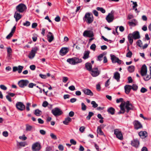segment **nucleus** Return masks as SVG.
Returning a JSON list of instances; mask_svg holds the SVG:
<instances>
[{"label":"nucleus","instance_id":"nucleus-44","mask_svg":"<svg viewBox=\"0 0 151 151\" xmlns=\"http://www.w3.org/2000/svg\"><path fill=\"white\" fill-rule=\"evenodd\" d=\"M19 138L22 140L24 141L26 140L27 138L25 136L24 134H23L22 136H19Z\"/></svg>","mask_w":151,"mask_h":151},{"label":"nucleus","instance_id":"nucleus-4","mask_svg":"<svg viewBox=\"0 0 151 151\" xmlns=\"http://www.w3.org/2000/svg\"><path fill=\"white\" fill-rule=\"evenodd\" d=\"M39 50L38 48L37 47H35L32 48L31 50L29 55H28V57L30 59H33L35 56V54L37 51Z\"/></svg>","mask_w":151,"mask_h":151},{"label":"nucleus","instance_id":"nucleus-10","mask_svg":"<svg viewBox=\"0 0 151 151\" xmlns=\"http://www.w3.org/2000/svg\"><path fill=\"white\" fill-rule=\"evenodd\" d=\"M112 11H111L110 13H109L106 17V19L107 22L109 23L112 22L114 19V15Z\"/></svg>","mask_w":151,"mask_h":151},{"label":"nucleus","instance_id":"nucleus-2","mask_svg":"<svg viewBox=\"0 0 151 151\" xmlns=\"http://www.w3.org/2000/svg\"><path fill=\"white\" fill-rule=\"evenodd\" d=\"M26 6L24 4L21 3L19 4L16 7V9L17 12L22 13L26 10Z\"/></svg>","mask_w":151,"mask_h":151},{"label":"nucleus","instance_id":"nucleus-42","mask_svg":"<svg viewBox=\"0 0 151 151\" xmlns=\"http://www.w3.org/2000/svg\"><path fill=\"white\" fill-rule=\"evenodd\" d=\"M7 52L8 55L9 56H10L12 55V49L10 47H8L7 48Z\"/></svg>","mask_w":151,"mask_h":151},{"label":"nucleus","instance_id":"nucleus-29","mask_svg":"<svg viewBox=\"0 0 151 151\" xmlns=\"http://www.w3.org/2000/svg\"><path fill=\"white\" fill-rule=\"evenodd\" d=\"M67 62L71 65H75L73 57L68 59L67 60Z\"/></svg>","mask_w":151,"mask_h":151},{"label":"nucleus","instance_id":"nucleus-54","mask_svg":"<svg viewBox=\"0 0 151 151\" xmlns=\"http://www.w3.org/2000/svg\"><path fill=\"white\" fill-rule=\"evenodd\" d=\"M131 2L133 3L134 5L133 6L132 8L133 9H134L137 6V4L136 2H134L132 1H131Z\"/></svg>","mask_w":151,"mask_h":151},{"label":"nucleus","instance_id":"nucleus-22","mask_svg":"<svg viewBox=\"0 0 151 151\" xmlns=\"http://www.w3.org/2000/svg\"><path fill=\"white\" fill-rule=\"evenodd\" d=\"M68 52L67 48L66 47L62 48L60 50V53L61 55H65Z\"/></svg>","mask_w":151,"mask_h":151},{"label":"nucleus","instance_id":"nucleus-45","mask_svg":"<svg viewBox=\"0 0 151 151\" xmlns=\"http://www.w3.org/2000/svg\"><path fill=\"white\" fill-rule=\"evenodd\" d=\"M23 67L21 65H19L18 67V71L19 73H20L22 72Z\"/></svg>","mask_w":151,"mask_h":151},{"label":"nucleus","instance_id":"nucleus-56","mask_svg":"<svg viewBox=\"0 0 151 151\" xmlns=\"http://www.w3.org/2000/svg\"><path fill=\"white\" fill-rule=\"evenodd\" d=\"M0 88L4 90H6L7 89V88L3 85H0Z\"/></svg>","mask_w":151,"mask_h":151},{"label":"nucleus","instance_id":"nucleus-31","mask_svg":"<svg viewBox=\"0 0 151 151\" xmlns=\"http://www.w3.org/2000/svg\"><path fill=\"white\" fill-rule=\"evenodd\" d=\"M85 67L89 71L91 70L92 66L90 63H86L85 64Z\"/></svg>","mask_w":151,"mask_h":151},{"label":"nucleus","instance_id":"nucleus-63","mask_svg":"<svg viewBox=\"0 0 151 151\" xmlns=\"http://www.w3.org/2000/svg\"><path fill=\"white\" fill-rule=\"evenodd\" d=\"M12 33L10 32V33L6 37V38L7 39H10V38L13 36Z\"/></svg>","mask_w":151,"mask_h":151},{"label":"nucleus","instance_id":"nucleus-58","mask_svg":"<svg viewBox=\"0 0 151 151\" xmlns=\"http://www.w3.org/2000/svg\"><path fill=\"white\" fill-rule=\"evenodd\" d=\"M85 128V127L82 126L80 128L79 131L83 133L84 131Z\"/></svg>","mask_w":151,"mask_h":151},{"label":"nucleus","instance_id":"nucleus-57","mask_svg":"<svg viewBox=\"0 0 151 151\" xmlns=\"http://www.w3.org/2000/svg\"><path fill=\"white\" fill-rule=\"evenodd\" d=\"M30 24V23L29 22L26 21L25 22L23 23V25L26 26H29Z\"/></svg>","mask_w":151,"mask_h":151},{"label":"nucleus","instance_id":"nucleus-1","mask_svg":"<svg viewBox=\"0 0 151 151\" xmlns=\"http://www.w3.org/2000/svg\"><path fill=\"white\" fill-rule=\"evenodd\" d=\"M83 20L88 24L91 23L93 20V14L89 12L86 13L83 18Z\"/></svg>","mask_w":151,"mask_h":151},{"label":"nucleus","instance_id":"nucleus-24","mask_svg":"<svg viewBox=\"0 0 151 151\" xmlns=\"http://www.w3.org/2000/svg\"><path fill=\"white\" fill-rule=\"evenodd\" d=\"M129 26H135L137 24V21L135 19L131 20V22H128Z\"/></svg>","mask_w":151,"mask_h":151},{"label":"nucleus","instance_id":"nucleus-43","mask_svg":"<svg viewBox=\"0 0 151 151\" xmlns=\"http://www.w3.org/2000/svg\"><path fill=\"white\" fill-rule=\"evenodd\" d=\"M32 128V126L28 124L26 125V130L27 131H30Z\"/></svg>","mask_w":151,"mask_h":151},{"label":"nucleus","instance_id":"nucleus-18","mask_svg":"<svg viewBox=\"0 0 151 151\" xmlns=\"http://www.w3.org/2000/svg\"><path fill=\"white\" fill-rule=\"evenodd\" d=\"M132 34V35L133 38L134 40L139 39L140 37L139 32L138 31L134 32Z\"/></svg>","mask_w":151,"mask_h":151},{"label":"nucleus","instance_id":"nucleus-28","mask_svg":"<svg viewBox=\"0 0 151 151\" xmlns=\"http://www.w3.org/2000/svg\"><path fill=\"white\" fill-rule=\"evenodd\" d=\"M90 52V51H85L84 53V55L83 57V58L84 60H86L89 57Z\"/></svg>","mask_w":151,"mask_h":151},{"label":"nucleus","instance_id":"nucleus-52","mask_svg":"<svg viewBox=\"0 0 151 151\" xmlns=\"http://www.w3.org/2000/svg\"><path fill=\"white\" fill-rule=\"evenodd\" d=\"M132 52L130 51H129L127 53L126 56L127 57L131 58L132 56Z\"/></svg>","mask_w":151,"mask_h":151},{"label":"nucleus","instance_id":"nucleus-39","mask_svg":"<svg viewBox=\"0 0 151 151\" xmlns=\"http://www.w3.org/2000/svg\"><path fill=\"white\" fill-rule=\"evenodd\" d=\"M131 88L133 91H136L138 89V86L136 84H133L131 86Z\"/></svg>","mask_w":151,"mask_h":151},{"label":"nucleus","instance_id":"nucleus-48","mask_svg":"<svg viewBox=\"0 0 151 151\" xmlns=\"http://www.w3.org/2000/svg\"><path fill=\"white\" fill-rule=\"evenodd\" d=\"M137 44L139 47H141L142 46V42L140 40H139L137 42Z\"/></svg>","mask_w":151,"mask_h":151},{"label":"nucleus","instance_id":"nucleus-33","mask_svg":"<svg viewBox=\"0 0 151 151\" xmlns=\"http://www.w3.org/2000/svg\"><path fill=\"white\" fill-rule=\"evenodd\" d=\"M42 113V111L38 109L35 110L34 112V114L37 116H40L41 115Z\"/></svg>","mask_w":151,"mask_h":151},{"label":"nucleus","instance_id":"nucleus-47","mask_svg":"<svg viewBox=\"0 0 151 151\" xmlns=\"http://www.w3.org/2000/svg\"><path fill=\"white\" fill-rule=\"evenodd\" d=\"M91 104L92 105V107L94 108L97 107L98 106V104L96 103L95 101H92Z\"/></svg>","mask_w":151,"mask_h":151},{"label":"nucleus","instance_id":"nucleus-40","mask_svg":"<svg viewBox=\"0 0 151 151\" xmlns=\"http://www.w3.org/2000/svg\"><path fill=\"white\" fill-rule=\"evenodd\" d=\"M96 9L101 11L103 13H104L106 12L105 10L102 7H97Z\"/></svg>","mask_w":151,"mask_h":151},{"label":"nucleus","instance_id":"nucleus-34","mask_svg":"<svg viewBox=\"0 0 151 151\" xmlns=\"http://www.w3.org/2000/svg\"><path fill=\"white\" fill-rule=\"evenodd\" d=\"M97 133L99 135H104V136H105L104 132L101 130V127H98L97 128Z\"/></svg>","mask_w":151,"mask_h":151},{"label":"nucleus","instance_id":"nucleus-16","mask_svg":"<svg viewBox=\"0 0 151 151\" xmlns=\"http://www.w3.org/2000/svg\"><path fill=\"white\" fill-rule=\"evenodd\" d=\"M125 105V102L124 103L122 102L120 105V110L118 113V114H124L125 111V110L124 108V106Z\"/></svg>","mask_w":151,"mask_h":151},{"label":"nucleus","instance_id":"nucleus-53","mask_svg":"<svg viewBox=\"0 0 151 151\" xmlns=\"http://www.w3.org/2000/svg\"><path fill=\"white\" fill-rule=\"evenodd\" d=\"M147 89L144 87H142L140 90V92L142 93H145L147 91Z\"/></svg>","mask_w":151,"mask_h":151},{"label":"nucleus","instance_id":"nucleus-20","mask_svg":"<svg viewBox=\"0 0 151 151\" xmlns=\"http://www.w3.org/2000/svg\"><path fill=\"white\" fill-rule=\"evenodd\" d=\"M14 17L16 21L17 22L22 18V16L18 12L16 11L14 13Z\"/></svg>","mask_w":151,"mask_h":151},{"label":"nucleus","instance_id":"nucleus-9","mask_svg":"<svg viewBox=\"0 0 151 151\" xmlns=\"http://www.w3.org/2000/svg\"><path fill=\"white\" fill-rule=\"evenodd\" d=\"M83 35L84 37H92L93 36V32L90 30H85L83 33Z\"/></svg>","mask_w":151,"mask_h":151},{"label":"nucleus","instance_id":"nucleus-26","mask_svg":"<svg viewBox=\"0 0 151 151\" xmlns=\"http://www.w3.org/2000/svg\"><path fill=\"white\" fill-rule=\"evenodd\" d=\"M71 121L72 119L69 117H68L65 119V120L63 121V123L65 125H68V124Z\"/></svg>","mask_w":151,"mask_h":151},{"label":"nucleus","instance_id":"nucleus-13","mask_svg":"<svg viewBox=\"0 0 151 151\" xmlns=\"http://www.w3.org/2000/svg\"><path fill=\"white\" fill-rule=\"evenodd\" d=\"M131 144L133 146L137 148L138 147L139 144V142L137 138L134 139L131 141Z\"/></svg>","mask_w":151,"mask_h":151},{"label":"nucleus","instance_id":"nucleus-64","mask_svg":"<svg viewBox=\"0 0 151 151\" xmlns=\"http://www.w3.org/2000/svg\"><path fill=\"white\" fill-rule=\"evenodd\" d=\"M48 104V103L47 101H44L43 102L42 106L43 107H45L47 106Z\"/></svg>","mask_w":151,"mask_h":151},{"label":"nucleus","instance_id":"nucleus-11","mask_svg":"<svg viewBox=\"0 0 151 151\" xmlns=\"http://www.w3.org/2000/svg\"><path fill=\"white\" fill-rule=\"evenodd\" d=\"M125 108L126 109L127 113H128L130 110L133 109V106L132 104L130 103L129 101H127L125 102Z\"/></svg>","mask_w":151,"mask_h":151},{"label":"nucleus","instance_id":"nucleus-38","mask_svg":"<svg viewBox=\"0 0 151 151\" xmlns=\"http://www.w3.org/2000/svg\"><path fill=\"white\" fill-rule=\"evenodd\" d=\"M105 54L104 53H101L97 57V60L100 61L102 60L103 57Z\"/></svg>","mask_w":151,"mask_h":151},{"label":"nucleus","instance_id":"nucleus-17","mask_svg":"<svg viewBox=\"0 0 151 151\" xmlns=\"http://www.w3.org/2000/svg\"><path fill=\"white\" fill-rule=\"evenodd\" d=\"M82 91L85 94L91 96L93 95V93L89 89L84 88L83 89Z\"/></svg>","mask_w":151,"mask_h":151},{"label":"nucleus","instance_id":"nucleus-59","mask_svg":"<svg viewBox=\"0 0 151 151\" xmlns=\"http://www.w3.org/2000/svg\"><path fill=\"white\" fill-rule=\"evenodd\" d=\"M36 85V84H35L31 83L29 84L28 87L29 88H32L34 86H35Z\"/></svg>","mask_w":151,"mask_h":151},{"label":"nucleus","instance_id":"nucleus-14","mask_svg":"<svg viewBox=\"0 0 151 151\" xmlns=\"http://www.w3.org/2000/svg\"><path fill=\"white\" fill-rule=\"evenodd\" d=\"M147 72V67L145 64L143 65L142 68L140 71L142 76H144L146 75Z\"/></svg>","mask_w":151,"mask_h":151},{"label":"nucleus","instance_id":"nucleus-21","mask_svg":"<svg viewBox=\"0 0 151 151\" xmlns=\"http://www.w3.org/2000/svg\"><path fill=\"white\" fill-rule=\"evenodd\" d=\"M120 77V74L118 72L116 71L114 73L113 78L117 82L119 81Z\"/></svg>","mask_w":151,"mask_h":151},{"label":"nucleus","instance_id":"nucleus-61","mask_svg":"<svg viewBox=\"0 0 151 151\" xmlns=\"http://www.w3.org/2000/svg\"><path fill=\"white\" fill-rule=\"evenodd\" d=\"M19 145L20 146L24 147L26 145V143L25 142H19Z\"/></svg>","mask_w":151,"mask_h":151},{"label":"nucleus","instance_id":"nucleus-15","mask_svg":"<svg viewBox=\"0 0 151 151\" xmlns=\"http://www.w3.org/2000/svg\"><path fill=\"white\" fill-rule=\"evenodd\" d=\"M133 123L134 128L136 129H138L142 127V125L141 123L137 120L134 121Z\"/></svg>","mask_w":151,"mask_h":151},{"label":"nucleus","instance_id":"nucleus-60","mask_svg":"<svg viewBox=\"0 0 151 151\" xmlns=\"http://www.w3.org/2000/svg\"><path fill=\"white\" fill-rule=\"evenodd\" d=\"M2 134L4 136L6 137L8 135V133L7 131H5L3 132Z\"/></svg>","mask_w":151,"mask_h":151},{"label":"nucleus","instance_id":"nucleus-8","mask_svg":"<svg viewBox=\"0 0 151 151\" xmlns=\"http://www.w3.org/2000/svg\"><path fill=\"white\" fill-rule=\"evenodd\" d=\"M16 108L19 110L23 111L25 109V106L22 102H18L16 104Z\"/></svg>","mask_w":151,"mask_h":151},{"label":"nucleus","instance_id":"nucleus-62","mask_svg":"<svg viewBox=\"0 0 151 151\" xmlns=\"http://www.w3.org/2000/svg\"><path fill=\"white\" fill-rule=\"evenodd\" d=\"M68 88L69 90L72 91H73L75 90V87L73 85H72L70 86Z\"/></svg>","mask_w":151,"mask_h":151},{"label":"nucleus","instance_id":"nucleus-36","mask_svg":"<svg viewBox=\"0 0 151 151\" xmlns=\"http://www.w3.org/2000/svg\"><path fill=\"white\" fill-rule=\"evenodd\" d=\"M111 59L112 62L113 63H116V61L117 60V59L118 58L116 57L114 55H111Z\"/></svg>","mask_w":151,"mask_h":151},{"label":"nucleus","instance_id":"nucleus-27","mask_svg":"<svg viewBox=\"0 0 151 151\" xmlns=\"http://www.w3.org/2000/svg\"><path fill=\"white\" fill-rule=\"evenodd\" d=\"M139 135L140 137H145L147 136V133L145 131H141L139 133Z\"/></svg>","mask_w":151,"mask_h":151},{"label":"nucleus","instance_id":"nucleus-6","mask_svg":"<svg viewBox=\"0 0 151 151\" xmlns=\"http://www.w3.org/2000/svg\"><path fill=\"white\" fill-rule=\"evenodd\" d=\"M114 134L117 138L120 140L123 139V135L122 132L119 129H115L114 131Z\"/></svg>","mask_w":151,"mask_h":151},{"label":"nucleus","instance_id":"nucleus-55","mask_svg":"<svg viewBox=\"0 0 151 151\" xmlns=\"http://www.w3.org/2000/svg\"><path fill=\"white\" fill-rule=\"evenodd\" d=\"M70 142L72 145H75L76 144V142L73 139H71L70 140Z\"/></svg>","mask_w":151,"mask_h":151},{"label":"nucleus","instance_id":"nucleus-7","mask_svg":"<svg viewBox=\"0 0 151 151\" xmlns=\"http://www.w3.org/2000/svg\"><path fill=\"white\" fill-rule=\"evenodd\" d=\"M41 148V145L39 142H37L33 144L32 146V150L33 151H39Z\"/></svg>","mask_w":151,"mask_h":151},{"label":"nucleus","instance_id":"nucleus-37","mask_svg":"<svg viewBox=\"0 0 151 151\" xmlns=\"http://www.w3.org/2000/svg\"><path fill=\"white\" fill-rule=\"evenodd\" d=\"M94 113L92 112H88V115L86 117V119L87 120H89L91 117L94 115Z\"/></svg>","mask_w":151,"mask_h":151},{"label":"nucleus","instance_id":"nucleus-50","mask_svg":"<svg viewBox=\"0 0 151 151\" xmlns=\"http://www.w3.org/2000/svg\"><path fill=\"white\" fill-rule=\"evenodd\" d=\"M50 136L51 137V138L55 140L57 139L56 136L53 133H50Z\"/></svg>","mask_w":151,"mask_h":151},{"label":"nucleus","instance_id":"nucleus-23","mask_svg":"<svg viewBox=\"0 0 151 151\" xmlns=\"http://www.w3.org/2000/svg\"><path fill=\"white\" fill-rule=\"evenodd\" d=\"M125 92L127 94L129 93L131 89V86L129 85H126L124 86Z\"/></svg>","mask_w":151,"mask_h":151},{"label":"nucleus","instance_id":"nucleus-30","mask_svg":"<svg viewBox=\"0 0 151 151\" xmlns=\"http://www.w3.org/2000/svg\"><path fill=\"white\" fill-rule=\"evenodd\" d=\"M133 38L132 35L131 33L129 34L128 36V41L131 45H132L133 43Z\"/></svg>","mask_w":151,"mask_h":151},{"label":"nucleus","instance_id":"nucleus-3","mask_svg":"<svg viewBox=\"0 0 151 151\" xmlns=\"http://www.w3.org/2000/svg\"><path fill=\"white\" fill-rule=\"evenodd\" d=\"M51 112L55 116H60L63 113L62 111L58 107H56L52 109L51 111Z\"/></svg>","mask_w":151,"mask_h":151},{"label":"nucleus","instance_id":"nucleus-35","mask_svg":"<svg viewBox=\"0 0 151 151\" xmlns=\"http://www.w3.org/2000/svg\"><path fill=\"white\" fill-rule=\"evenodd\" d=\"M134 67L133 65L129 66L128 68V70L130 73H132L134 71Z\"/></svg>","mask_w":151,"mask_h":151},{"label":"nucleus","instance_id":"nucleus-49","mask_svg":"<svg viewBox=\"0 0 151 151\" xmlns=\"http://www.w3.org/2000/svg\"><path fill=\"white\" fill-rule=\"evenodd\" d=\"M96 46L95 44H93L90 46V48L93 51H95L96 50Z\"/></svg>","mask_w":151,"mask_h":151},{"label":"nucleus","instance_id":"nucleus-46","mask_svg":"<svg viewBox=\"0 0 151 151\" xmlns=\"http://www.w3.org/2000/svg\"><path fill=\"white\" fill-rule=\"evenodd\" d=\"M81 109L82 111H84L86 110V106L83 103H81Z\"/></svg>","mask_w":151,"mask_h":151},{"label":"nucleus","instance_id":"nucleus-41","mask_svg":"<svg viewBox=\"0 0 151 151\" xmlns=\"http://www.w3.org/2000/svg\"><path fill=\"white\" fill-rule=\"evenodd\" d=\"M33 36L32 37V39L33 41L36 42L37 39L38 35L35 34H34L33 35Z\"/></svg>","mask_w":151,"mask_h":151},{"label":"nucleus","instance_id":"nucleus-12","mask_svg":"<svg viewBox=\"0 0 151 151\" xmlns=\"http://www.w3.org/2000/svg\"><path fill=\"white\" fill-rule=\"evenodd\" d=\"M91 74L93 77H96L99 74L98 69L97 68H93L91 71Z\"/></svg>","mask_w":151,"mask_h":151},{"label":"nucleus","instance_id":"nucleus-32","mask_svg":"<svg viewBox=\"0 0 151 151\" xmlns=\"http://www.w3.org/2000/svg\"><path fill=\"white\" fill-rule=\"evenodd\" d=\"M73 58L75 65L82 62V60L81 59H80L76 57H74Z\"/></svg>","mask_w":151,"mask_h":151},{"label":"nucleus","instance_id":"nucleus-5","mask_svg":"<svg viewBox=\"0 0 151 151\" xmlns=\"http://www.w3.org/2000/svg\"><path fill=\"white\" fill-rule=\"evenodd\" d=\"M29 83L28 80H22L19 81L18 84L21 88H24L27 86Z\"/></svg>","mask_w":151,"mask_h":151},{"label":"nucleus","instance_id":"nucleus-25","mask_svg":"<svg viewBox=\"0 0 151 151\" xmlns=\"http://www.w3.org/2000/svg\"><path fill=\"white\" fill-rule=\"evenodd\" d=\"M107 111L109 114L114 115L115 113V109L112 107H110L108 108Z\"/></svg>","mask_w":151,"mask_h":151},{"label":"nucleus","instance_id":"nucleus-51","mask_svg":"<svg viewBox=\"0 0 151 151\" xmlns=\"http://www.w3.org/2000/svg\"><path fill=\"white\" fill-rule=\"evenodd\" d=\"M151 78V74H150V75H147V76L144 78V79L145 81H147L149 80Z\"/></svg>","mask_w":151,"mask_h":151},{"label":"nucleus","instance_id":"nucleus-19","mask_svg":"<svg viewBox=\"0 0 151 151\" xmlns=\"http://www.w3.org/2000/svg\"><path fill=\"white\" fill-rule=\"evenodd\" d=\"M48 40L49 42H51L54 39V36L50 32H49L47 35Z\"/></svg>","mask_w":151,"mask_h":151}]
</instances>
